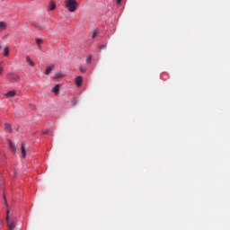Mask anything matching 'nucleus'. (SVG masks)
I'll return each mask as SVG.
<instances>
[{
	"label": "nucleus",
	"mask_w": 230,
	"mask_h": 230,
	"mask_svg": "<svg viewBox=\"0 0 230 230\" xmlns=\"http://www.w3.org/2000/svg\"><path fill=\"white\" fill-rule=\"evenodd\" d=\"M65 6L67 8L68 12L73 13V12H76V8H78V2L76 0H66Z\"/></svg>",
	"instance_id": "1"
},
{
	"label": "nucleus",
	"mask_w": 230,
	"mask_h": 230,
	"mask_svg": "<svg viewBox=\"0 0 230 230\" xmlns=\"http://www.w3.org/2000/svg\"><path fill=\"white\" fill-rule=\"evenodd\" d=\"M6 79L8 80V82H15L16 84H19V82H21V76L13 72L8 73L6 75Z\"/></svg>",
	"instance_id": "2"
},
{
	"label": "nucleus",
	"mask_w": 230,
	"mask_h": 230,
	"mask_svg": "<svg viewBox=\"0 0 230 230\" xmlns=\"http://www.w3.org/2000/svg\"><path fill=\"white\" fill-rule=\"evenodd\" d=\"M8 215H10V209L7 208V216H6L7 227H8V230H13V228L15 227V220L10 219V217Z\"/></svg>",
	"instance_id": "3"
},
{
	"label": "nucleus",
	"mask_w": 230,
	"mask_h": 230,
	"mask_svg": "<svg viewBox=\"0 0 230 230\" xmlns=\"http://www.w3.org/2000/svg\"><path fill=\"white\" fill-rule=\"evenodd\" d=\"M9 148L13 152V154H15L17 152V147L15 145H13V142H12L10 139H7Z\"/></svg>",
	"instance_id": "4"
},
{
	"label": "nucleus",
	"mask_w": 230,
	"mask_h": 230,
	"mask_svg": "<svg viewBox=\"0 0 230 230\" xmlns=\"http://www.w3.org/2000/svg\"><path fill=\"white\" fill-rule=\"evenodd\" d=\"M17 94V93L15 92V90L10 91L7 93L4 94L5 98H15V95Z\"/></svg>",
	"instance_id": "5"
},
{
	"label": "nucleus",
	"mask_w": 230,
	"mask_h": 230,
	"mask_svg": "<svg viewBox=\"0 0 230 230\" xmlns=\"http://www.w3.org/2000/svg\"><path fill=\"white\" fill-rule=\"evenodd\" d=\"M7 26L8 24L5 22H0V33H2V31H4Z\"/></svg>",
	"instance_id": "6"
},
{
	"label": "nucleus",
	"mask_w": 230,
	"mask_h": 230,
	"mask_svg": "<svg viewBox=\"0 0 230 230\" xmlns=\"http://www.w3.org/2000/svg\"><path fill=\"white\" fill-rule=\"evenodd\" d=\"M82 82H83V78L82 76H76L75 77V84L77 87H81L82 86Z\"/></svg>",
	"instance_id": "7"
},
{
	"label": "nucleus",
	"mask_w": 230,
	"mask_h": 230,
	"mask_svg": "<svg viewBox=\"0 0 230 230\" xmlns=\"http://www.w3.org/2000/svg\"><path fill=\"white\" fill-rule=\"evenodd\" d=\"M59 91H60V84H56V85L51 89V92H52V93H55V94H58Z\"/></svg>",
	"instance_id": "8"
},
{
	"label": "nucleus",
	"mask_w": 230,
	"mask_h": 230,
	"mask_svg": "<svg viewBox=\"0 0 230 230\" xmlns=\"http://www.w3.org/2000/svg\"><path fill=\"white\" fill-rule=\"evenodd\" d=\"M26 62H28V64H30L31 67H35V63L33 62V60H31V58H30V56L26 57Z\"/></svg>",
	"instance_id": "9"
},
{
	"label": "nucleus",
	"mask_w": 230,
	"mask_h": 230,
	"mask_svg": "<svg viewBox=\"0 0 230 230\" xmlns=\"http://www.w3.org/2000/svg\"><path fill=\"white\" fill-rule=\"evenodd\" d=\"M21 150L22 157H26V147H24V143L21 144Z\"/></svg>",
	"instance_id": "10"
},
{
	"label": "nucleus",
	"mask_w": 230,
	"mask_h": 230,
	"mask_svg": "<svg viewBox=\"0 0 230 230\" xmlns=\"http://www.w3.org/2000/svg\"><path fill=\"white\" fill-rule=\"evenodd\" d=\"M4 130H5V132H9L11 134V132H12V125H10L8 123H5L4 124Z\"/></svg>",
	"instance_id": "11"
},
{
	"label": "nucleus",
	"mask_w": 230,
	"mask_h": 230,
	"mask_svg": "<svg viewBox=\"0 0 230 230\" xmlns=\"http://www.w3.org/2000/svg\"><path fill=\"white\" fill-rule=\"evenodd\" d=\"M64 76H66V75H64V73L62 72H58L55 75L54 78L55 79H58V78H64Z\"/></svg>",
	"instance_id": "12"
},
{
	"label": "nucleus",
	"mask_w": 230,
	"mask_h": 230,
	"mask_svg": "<svg viewBox=\"0 0 230 230\" xmlns=\"http://www.w3.org/2000/svg\"><path fill=\"white\" fill-rule=\"evenodd\" d=\"M55 8H57V4H55V1L50 0L49 10H55Z\"/></svg>",
	"instance_id": "13"
},
{
	"label": "nucleus",
	"mask_w": 230,
	"mask_h": 230,
	"mask_svg": "<svg viewBox=\"0 0 230 230\" xmlns=\"http://www.w3.org/2000/svg\"><path fill=\"white\" fill-rule=\"evenodd\" d=\"M8 55H10V49H8V47H5L4 49V57H8Z\"/></svg>",
	"instance_id": "14"
},
{
	"label": "nucleus",
	"mask_w": 230,
	"mask_h": 230,
	"mask_svg": "<svg viewBox=\"0 0 230 230\" xmlns=\"http://www.w3.org/2000/svg\"><path fill=\"white\" fill-rule=\"evenodd\" d=\"M53 67H55L54 66H49L46 68L45 71V75H49V73H51V71H53Z\"/></svg>",
	"instance_id": "15"
},
{
	"label": "nucleus",
	"mask_w": 230,
	"mask_h": 230,
	"mask_svg": "<svg viewBox=\"0 0 230 230\" xmlns=\"http://www.w3.org/2000/svg\"><path fill=\"white\" fill-rule=\"evenodd\" d=\"M97 36H98V31L95 30L92 35V39H96Z\"/></svg>",
	"instance_id": "16"
},
{
	"label": "nucleus",
	"mask_w": 230,
	"mask_h": 230,
	"mask_svg": "<svg viewBox=\"0 0 230 230\" xmlns=\"http://www.w3.org/2000/svg\"><path fill=\"white\" fill-rule=\"evenodd\" d=\"M93 60V56H89L87 58H86V64H91V61Z\"/></svg>",
	"instance_id": "17"
},
{
	"label": "nucleus",
	"mask_w": 230,
	"mask_h": 230,
	"mask_svg": "<svg viewBox=\"0 0 230 230\" xmlns=\"http://www.w3.org/2000/svg\"><path fill=\"white\" fill-rule=\"evenodd\" d=\"M36 44H37L38 46H40V45L42 44V40H40V39H36Z\"/></svg>",
	"instance_id": "18"
},
{
	"label": "nucleus",
	"mask_w": 230,
	"mask_h": 230,
	"mask_svg": "<svg viewBox=\"0 0 230 230\" xmlns=\"http://www.w3.org/2000/svg\"><path fill=\"white\" fill-rule=\"evenodd\" d=\"M107 48V45H101L100 49H105Z\"/></svg>",
	"instance_id": "19"
},
{
	"label": "nucleus",
	"mask_w": 230,
	"mask_h": 230,
	"mask_svg": "<svg viewBox=\"0 0 230 230\" xmlns=\"http://www.w3.org/2000/svg\"><path fill=\"white\" fill-rule=\"evenodd\" d=\"M80 71H81V73H84L85 72V68H84V67H82V66H80Z\"/></svg>",
	"instance_id": "20"
},
{
	"label": "nucleus",
	"mask_w": 230,
	"mask_h": 230,
	"mask_svg": "<svg viewBox=\"0 0 230 230\" xmlns=\"http://www.w3.org/2000/svg\"><path fill=\"white\" fill-rule=\"evenodd\" d=\"M3 75V66L0 65V75Z\"/></svg>",
	"instance_id": "21"
},
{
	"label": "nucleus",
	"mask_w": 230,
	"mask_h": 230,
	"mask_svg": "<svg viewBox=\"0 0 230 230\" xmlns=\"http://www.w3.org/2000/svg\"><path fill=\"white\" fill-rule=\"evenodd\" d=\"M4 201H5L6 208H8V203H6V196L4 194Z\"/></svg>",
	"instance_id": "22"
},
{
	"label": "nucleus",
	"mask_w": 230,
	"mask_h": 230,
	"mask_svg": "<svg viewBox=\"0 0 230 230\" xmlns=\"http://www.w3.org/2000/svg\"><path fill=\"white\" fill-rule=\"evenodd\" d=\"M8 37V34L3 36V40H4Z\"/></svg>",
	"instance_id": "23"
},
{
	"label": "nucleus",
	"mask_w": 230,
	"mask_h": 230,
	"mask_svg": "<svg viewBox=\"0 0 230 230\" xmlns=\"http://www.w3.org/2000/svg\"><path fill=\"white\" fill-rule=\"evenodd\" d=\"M122 0H117V4H119Z\"/></svg>",
	"instance_id": "24"
},
{
	"label": "nucleus",
	"mask_w": 230,
	"mask_h": 230,
	"mask_svg": "<svg viewBox=\"0 0 230 230\" xmlns=\"http://www.w3.org/2000/svg\"><path fill=\"white\" fill-rule=\"evenodd\" d=\"M75 105H76V102H73V106L75 107Z\"/></svg>",
	"instance_id": "25"
},
{
	"label": "nucleus",
	"mask_w": 230,
	"mask_h": 230,
	"mask_svg": "<svg viewBox=\"0 0 230 230\" xmlns=\"http://www.w3.org/2000/svg\"><path fill=\"white\" fill-rule=\"evenodd\" d=\"M43 134H48V131H44Z\"/></svg>",
	"instance_id": "26"
},
{
	"label": "nucleus",
	"mask_w": 230,
	"mask_h": 230,
	"mask_svg": "<svg viewBox=\"0 0 230 230\" xmlns=\"http://www.w3.org/2000/svg\"><path fill=\"white\" fill-rule=\"evenodd\" d=\"M3 46L0 44V49H2Z\"/></svg>",
	"instance_id": "27"
}]
</instances>
